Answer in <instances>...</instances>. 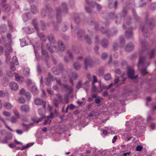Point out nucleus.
<instances>
[{
	"instance_id": "nucleus-1",
	"label": "nucleus",
	"mask_w": 156,
	"mask_h": 156,
	"mask_svg": "<svg viewBox=\"0 0 156 156\" xmlns=\"http://www.w3.org/2000/svg\"><path fill=\"white\" fill-rule=\"evenodd\" d=\"M141 44L142 48L140 51V54L138 62L139 67L141 65H144L146 62H147V58L144 55L147 54L149 56L150 59H152L155 55V49L151 50H149L146 41H141Z\"/></svg>"
},
{
	"instance_id": "nucleus-2",
	"label": "nucleus",
	"mask_w": 156,
	"mask_h": 156,
	"mask_svg": "<svg viewBox=\"0 0 156 156\" xmlns=\"http://www.w3.org/2000/svg\"><path fill=\"white\" fill-rule=\"evenodd\" d=\"M48 39L49 42L51 43L50 46L47 44L46 45L48 49L51 53L54 52V51L57 52L59 51H63L65 49V47L63 42L61 41H58L57 44L58 45V48L53 44L56 43V41L53 34H50L48 37Z\"/></svg>"
},
{
	"instance_id": "nucleus-3",
	"label": "nucleus",
	"mask_w": 156,
	"mask_h": 156,
	"mask_svg": "<svg viewBox=\"0 0 156 156\" xmlns=\"http://www.w3.org/2000/svg\"><path fill=\"white\" fill-rule=\"evenodd\" d=\"M62 6L64 8L62 9H61L59 7L56 8V19L58 23H60L61 21V13L62 12H64L65 13L67 12V9L66 3H63L62 4Z\"/></svg>"
},
{
	"instance_id": "nucleus-4",
	"label": "nucleus",
	"mask_w": 156,
	"mask_h": 156,
	"mask_svg": "<svg viewBox=\"0 0 156 156\" xmlns=\"http://www.w3.org/2000/svg\"><path fill=\"white\" fill-rule=\"evenodd\" d=\"M32 24L34 26L35 28L37 30V35L40 37L41 40L42 41L45 42L46 40L45 37L44 36L43 33H40L39 31V28L38 27V21L37 19H35L33 20L32 22Z\"/></svg>"
},
{
	"instance_id": "nucleus-5",
	"label": "nucleus",
	"mask_w": 156,
	"mask_h": 156,
	"mask_svg": "<svg viewBox=\"0 0 156 156\" xmlns=\"http://www.w3.org/2000/svg\"><path fill=\"white\" fill-rule=\"evenodd\" d=\"M48 12V16L50 18L52 17L53 14L52 12V10L51 8L49 7L48 5H45V9H43L41 11V15L43 17H44L46 15V13Z\"/></svg>"
},
{
	"instance_id": "nucleus-6",
	"label": "nucleus",
	"mask_w": 156,
	"mask_h": 156,
	"mask_svg": "<svg viewBox=\"0 0 156 156\" xmlns=\"http://www.w3.org/2000/svg\"><path fill=\"white\" fill-rule=\"evenodd\" d=\"M84 63L86 70L87 69L88 66L91 68L94 66V62L90 56H88L85 59Z\"/></svg>"
},
{
	"instance_id": "nucleus-7",
	"label": "nucleus",
	"mask_w": 156,
	"mask_h": 156,
	"mask_svg": "<svg viewBox=\"0 0 156 156\" xmlns=\"http://www.w3.org/2000/svg\"><path fill=\"white\" fill-rule=\"evenodd\" d=\"M13 61L11 62V65H12L10 67V69L12 71H14L16 70V68L13 65L18 66L19 64L17 58L16 56H14L13 57Z\"/></svg>"
},
{
	"instance_id": "nucleus-8",
	"label": "nucleus",
	"mask_w": 156,
	"mask_h": 156,
	"mask_svg": "<svg viewBox=\"0 0 156 156\" xmlns=\"http://www.w3.org/2000/svg\"><path fill=\"white\" fill-rule=\"evenodd\" d=\"M44 118L45 119V120L43 123L44 125H45L48 123H50L51 122V120H50L48 117H45L44 115H43L42 116L39 118L38 120L34 121V122L38 123L41 121Z\"/></svg>"
},
{
	"instance_id": "nucleus-9",
	"label": "nucleus",
	"mask_w": 156,
	"mask_h": 156,
	"mask_svg": "<svg viewBox=\"0 0 156 156\" xmlns=\"http://www.w3.org/2000/svg\"><path fill=\"white\" fill-rule=\"evenodd\" d=\"M34 103L36 105H43V108L45 109L46 106L45 102L43 100L39 98H36L34 100Z\"/></svg>"
},
{
	"instance_id": "nucleus-10",
	"label": "nucleus",
	"mask_w": 156,
	"mask_h": 156,
	"mask_svg": "<svg viewBox=\"0 0 156 156\" xmlns=\"http://www.w3.org/2000/svg\"><path fill=\"white\" fill-rule=\"evenodd\" d=\"M134 71L133 70H131L130 69H129L127 70L128 76V77L130 78L132 80L135 79L138 77L137 75L134 76Z\"/></svg>"
},
{
	"instance_id": "nucleus-11",
	"label": "nucleus",
	"mask_w": 156,
	"mask_h": 156,
	"mask_svg": "<svg viewBox=\"0 0 156 156\" xmlns=\"http://www.w3.org/2000/svg\"><path fill=\"white\" fill-rule=\"evenodd\" d=\"M147 62H146L144 65H141L140 67L138 66V68L139 69H141V73L143 75H145L147 73V72L146 70L147 67L149 66L150 64L149 62H148V64L147 66H146V64Z\"/></svg>"
},
{
	"instance_id": "nucleus-12",
	"label": "nucleus",
	"mask_w": 156,
	"mask_h": 156,
	"mask_svg": "<svg viewBox=\"0 0 156 156\" xmlns=\"http://www.w3.org/2000/svg\"><path fill=\"white\" fill-rule=\"evenodd\" d=\"M20 95H25L28 100H30L31 98L30 94L28 92H26L23 88H22L19 92Z\"/></svg>"
},
{
	"instance_id": "nucleus-13",
	"label": "nucleus",
	"mask_w": 156,
	"mask_h": 156,
	"mask_svg": "<svg viewBox=\"0 0 156 156\" xmlns=\"http://www.w3.org/2000/svg\"><path fill=\"white\" fill-rule=\"evenodd\" d=\"M87 4L90 5L91 6H94L96 5L97 9L98 10H100L101 9V6L99 4H98L95 2L93 1L89 2L88 0H85Z\"/></svg>"
},
{
	"instance_id": "nucleus-14",
	"label": "nucleus",
	"mask_w": 156,
	"mask_h": 156,
	"mask_svg": "<svg viewBox=\"0 0 156 156\" xmlns=\"http://www.w3.org/2000/svg\"><path fill=\"white\" fill-rule=\"evenodd\" d=\"M62 87L63 89L66 91L68 92L70 94L73 91V88L71 86H69L67 84H63L62 85Z\"/></svg>"
},
{
	"instance_id": "nucleus-15",
	"label": "nucleus",
	"mask_w": 156,
	"mask_h": 156,
	"mask_svg": "<svg viewBox=\"0 0 156 156\" xmlns=\"http://www.w3.org/2000/svg\"><path fill=\"white\" fill-rule=\"evenodd\" d=\"M10 6L9 4H5L2 6V10L4 12H8L10 11Z\"/></svg>"
},
{
	"instance_id": "nucleus-16",
	"label": "nucleus",
	"mask_w": 156,
	"mask_h": 156,
	"mask_svg": "<svg viewBox=\"0 0 156 156\" xmlns=\"http://www.w3.org/2000/svg\"><path fill=\"white\" fill-rule=\"evenodd\" d=\"M41 53L42 55L45 57V60L46 64H47L48 62L49 59V57L46 50L42 49Z\"/></svg>"
},
{
	"instance_id": "nucleus-17",
	"label": "nucleus",
	"mask_w": 156,
	"mask_h": 156,
	"mask_svg": "<svg viewBox=\"0 0 156 156\" xmlns=\"http://www.w3.org/2000/svg\"><path fill=\"white\" fill-rule=\"evenodd\" d=\"M59 69L55 70V68H53V73L55 75H58L60 72V71L63 69V65L62 64H59Z\"/></svg>"
},
{
	"instance_id": "nucleus-18",
	"label": "nucleus",
	"mask_w": 156,
	"mask_h": 156,
	"mask_svg": "<svg viewBox=\"0 0 156 156\" xmlns=\"http://www.w3.org/2000/svg\"><path fill=\"white\" fill-rule=\"evenodd\" d=\"M30 108L28 105H24L21 106L20 108V110L22 112H29Z\"/></svg>"
},
{
	"instance_id": "nucleus-19",
	"label": "nucleus",
	"mask_w": 156,
	"mask_h": 156,
	"mask_svg": "<svg viewBox=\"0 0 156 156\" xmlns=\"http://www.w3.org/2000/svg\"><path fill=\"white\" fill-rule=\"evenodd\" d=\"M10 87L12 90H18L19 86L17 83L12 82L10 84Z\"/></svg>"
},
{
	"instance_id": "nucleus-20",
	"label": "nucleus",
	"mask_w": 156,
	"mask_h": 156,
	"mask_svg": "<svg viewBox=\"0 0 156 156\" xmlns=\"http://www.w3.org/2000/svg\"><path fill=\"white\" fill-rule=\"evenodd\" d=\"M133 43H130L128 44L126 47V50L127 51H129L132 50L133 49Z\"/></svg>"
},
{
	"instance_id": "nucleus-21",
	"label": "nucleus",
	"mask_w": 156,
	"mask_h": 156,
	"mask_svg": "<svg viewBox=\"0 0 156 156\" xmlns=\"http://www.w3.org/2000/svg\"><path fill=\"white\" fill-rule=\"evenodd\" d=\"M120 78H122V81L121 83H120L122 84V83H124V82L126 81V79L125 78H123V76H121L120 77ZM119 77H117L115 78V79L114 80V83L115 85H116V84H117V83H118V82L119 81Z\"/></svg>"
},
{
	"instance_id": "nucleus-22",
	"label": "nucleus",
	"mask_w": 156,
	"mask_h": 156,
	"mask_svg": "<svg viewBox=\"0 0 156 156\" xmlns=\"http://www.w3.org/2000/svg\"><path fill=\"white\" fill-rule=\"evenodd\" d=\"M84 33L85 31L83 30H80L77 33L78 38L80 40H81Z\"/></svg>"
},
{
	"instance_id": "nucleus-23",
	"label": "nucleus",
	"mask_w": 156,
	"mask_h": 156,
	"mask_svg": "<svg viewBox=\"0 0 156 156\" xmlns=\"http://www.w3.org/2000/svg\"><path fill=\"white\" fill-rule=\"evenodd\" d=\"M140 28L141 29L143 33V34L144 36L145 37H147L148 36L147 35L148 34V33L147 32V30H145V26H142L141 25L140 26Z\"/></svg>"
},
{
	"instance_id": "nucleus-24",
	"label": "nucleus",
	"mask_w": 156,
	"mask_h": 156,
	"mask_svg": "<svg viewBox=\"0 0 156 156\" xmlns=\"http://www.w3.org/2000/svg\"><path fill=\"white\" fill-rule=\"evenodd\" d=\"M101 44L104 48H106L108 44V41L106 39H103L101 42Z\"/></svg>"
},
{
	"instance_id": "nucleus-25",
	"label": "nucleus",
	"mask_w": 156,
	"mask_h": 156,
	"mask_svg": "<svg viewBox=\"0 0 156 156\" xmlns=\"http://www.w3.org/2000/svg\"><path fill=\"white\" fill-rule=\"evenodd\" d=\"M147 23L149 22V25L150 27V28L152 29V28L154 26V20L153 18H151L149 20H147Z\"/></svg>"
},
{
	"instance_id": "nucleus-26",
	"label": "nucleus",
	"mask_w": 156,
	"mask_h": 156,
	"mask_svg": "<svg viewBox=\"0 0 156 156\" xmlns=\"http://www.w3.org/2000/svg\"><path fill=\"white\" fill-rule=\"evenodd\" d=\"M31 91L34 94H37L38 93V91L37 89L35 86H33L32 87L31 89Z\"/></svg>"
},
{
	"instance_id": "nucleus-27",
	"label": "nucleus",
	"mask_w": 156,
	"mask_h": 156,
	"mask_svg": "<svg viewBox=\"0 0 156 156\" xmlns=\"http://www.w3.org/2000/svg\"><path fill=\"white\" fill-rule=\"evenodd\" d=\"M126 37L127 38H129L132 37L133 33L131 30L127 31L125 33Z\"/></svg>"
},
{
	"instance_id": "nucleus-28",
	"label": "nucleus",
	"mask_w": 156,
	"mask_h": 156,
	"mask_svg": "<svg viewBox=\"0 0 156 156\" xmlns=\"http://www.w3.org/2000/svg\"><path fill=\"white\" fill-rule=\"evenodd\" d=\"M15 78L17 81L20 83L22 84L24 80L23 77H20L19 76H15Z\"/></svg>"
},
{
	"instance_id": "nucleus-29",
	"label": "nucleus",
	"mask_w": 156,
	"mask_h": 156,
	"mask_svg": "<svg viewBox=\"0 0 156 156\" xmlns=\"http://www.w3.org/2000/svg\"><path fill=\"white\" fill-rule=\"evenodd\" d=\"M100 31L102 34H106L108 37L109 36V34L108 33V30L105 29L103 27H101Z\"/></svg>"
},
{
	"instance_id": "nucleus-30",
	"label": "nucleus",
	"mask_w": 156,
	"mask_h": 156,
	"mask_svg": "<svg viewBox=\"0 0 156 156\" xmlns=\"http://www.w3.org/2000/svg\"><path fill=\"white\" fill-rule=\"evenodd\" d=\"M90 24L92 25L94 24V25L95 29L96 30H98V23L95 22L94 20H92L90 21Z\"/></svg>"
},
{
	"instance_id": "nucleus-31",
	"label": "nucleus",
	"mask_w": 156,
	"mask_h": 156,
	"mask_svg": "<svg viewBox=\"0 0 156 156\" xmlns=\"http://www.w3.org/2000/svg\"><path fill=\"white\" fill-rule=\"evenodd\" d=\"M31 11L33 14H36L37 12V9L36 6L34 5L31 6Z\"/></svg>"
},
{
	"instance_id": "nucleus-32",
	"label": "nucleus",
	"mask_w": 156,
	"mask_h": 156,
	"mask_svg": "<svg viewBox=\"0 0 156 156\" xmlns=\"http://www.w3.org/2000/svg\"><path fill=\"white\" fill-rule=\"evenodd\" d=\"M12 138V136L8 137L6 136L5 137L4 140L1 141V142L3 144H6L7 143L8 140H11Z\"/></svg>"
},
{
	"instance_id": "nucleus-33",
	"label": "nucleus",
	"mask_w": 156,
	"mask_h": 156,
	"mask_svg": "<svg viewBox=\"0 0 156 156\" xmlns=\"http://www.w3.org/2000/svg\"><path fill=\"white\" fill-rule=\"evenodd\" d=\"M117 4V1H115V2H114L113 1H112L111 2L109 3L108 7L109 8H111L112 6L111 5H112V6H114L115 8L116 9L117 8L116 6Z\"/></svg>"
},
{
	"instance_id": "nucleus-34",
	"label": "nucleus",
	"mask_w": 156,
	"mask_h": 156,
	"mask_svg": "<svg viewBox=\"0 0 156 156\" xmlns=\"http://www.w3.org/2000/svg\"><path fill=\"white\" fill-rule=\"evenodd\" d=\"M53 80L49 78H47L45 80V84L48 86H50L51 85V81Z\"/></svg>"
},
{
	"instance_id": "nucleus-35",
	"label": "nucleus",
	"mask_w": 156,
	"mask_h": 156,
	"mask_svg": "<svg viewBox=\"0 0 156 156\" xmlns=\"http://www.w3.org/2000/svg\"><path fill=\"white\" fill-rule=\"evenodd\" d=\"M4 106L7 109H10L12 108V105L9 103H5L4 105Z\"/></svg>"
},
{
	"instance_id": "nucleus-36",
	"label": "nucleus",
	"mask_w": 156,
	"mask_h": 156,
	"mask_svg": "<svg viewBox=\"0 0 156 156\" xmlns=\"http://www.w3.org/2000/svg\"><path fill=\"white\" fill-rule=\"evenodd\" d=\"M29 13H26L23 14V19L24 21L26 22L28 19V15Z\"/></svg>"
},
{
	"instance_id": "nucleus-37",
	"label": "nucleus",
	"mask_w": 156,
	"mask_h": 156,
	"mask_svg": "<svg viewBox=\"0 0 156 156\" xmlns=\"http://www.w3.org/2000/svg\"><path fill=\"white\" fill-rule=\"evenodd\" d=\"M5 46L7 48V50H8L9 52H12V48L9 44L5 43Z\"/></svg>"
},
{
	"instance_id": "nucleus-38",
	"label": "nucleus",
	"mask_w": 156,
	"mask_h": 156,
	"mask_svg": "<svg viewBox=\"0 0 156 156\" xmlns=\"http://www.w3.org/2000/svg\"><path fill=\"white\" fill-rule=\"evenodd\" d=\"M18 101L20 103L23 104L25 103V100L24 98L22 97H20L18 98Z\"/></svg>"
},
{
	"instance_id": "nucleus-39",
	"label": "nucleus",
	"mask_w": 156,
	"mask_h": 156,
	"mask_svg": "<svg viewBox=\"0 0 156 156\" xmlns=\"http://www.w3.org/2000/svg\"><path fill=\"white\" fill-rule=\"evenodd\" d=\"M104 73V69L103 68H100L99 69L98 72V75L99 76H102Z\"/></svg>"
},
{
	"instance_id": "nucleus-40",
	"label": "nucleus",
	"mask_w": 156,
	"mask_h": 156,
	"mask_svg": "<svg viewBox=\"0 0 156 156\" xmlns=\"http://www.w3.org/2000/svg\"><path fill=\"white\" fill-rule=\"evenodd\" d=\"M54 104L56 108H58L59 104L60 103V101H58L57 99H54L53 100Z\"/></svg>"
},
{
	"instance_id": "nucleus-41",
	"label": "nucleus",
	"mask_w": 156,
	"mask_h": 156,
	"mask_svg": "<svg viewBox=\"0 0 156 156\" xmlns=\"http://www.w3.org/2000/svg\"><path fill=\"white\" fill-rule=\"evenodd\" d=\"M48 108L49 109V111L51 112L50 115L49 116H47V117H48L49 119L50 118H52L54 117V116L53 115V113L51 112L52 110V108L51 106L50 105H48Z\"/></svg>"
},
{
	"instance_id": "nucleus-42",
	"label": "nucleus",
	"mask_w": 156,
	"mask_h": 156,
	"mask_svg": "<svg viewBox=\"0 0 156 156\" xmlns=\"http://www.w3.org/2000/svg\"><path fill=\"white\" fill-rule=\"evenodd\" d=\"M74 67L76 70L79 69L80 67V65L78 62H75L74 63Z\"/></svg>"
},
{
	"instance_id": "nucleus-43",
	"label": "nucleus",
	"mask_w": 156,
	"mask_h": 156,
	"mask_svg": "<svg viewBox=\"0 0 156 156\" xmlns=\"http://www.w3.org/2000/svg\"><path fill=\"white\" fill-rule=\"evenodd\" d=\"M85 38L86 40L87 43L88 44H91V41L90 38L88 35L85 36Z\"/></svg>"
},
{
	"instance_id": "nucleus-44",
	"label": "nucleus",
	"mask_w": 156,
	"mask_h": 156,
	"mask_svg": "<svg viewBox=\"0 0 156 156\" xmlns=\"http://www.w3.org/2000/svg\"><path fill=\"white\" fill-rule=\"evenodd\" d=\"M111 78V75L110 74L107 73L105 74L104 76V78L105 80H109Z\"/></svg>"
},
{
	"instance_id": "nucleus-45",
	"label": "nucleus",
	"mask_w": 156,
	"mask_h": 156,
	"mask_svg": "<svg viewBox=\"0 0 156 156\" xmlns=\"http://www.w3.org/2000/svg\"><path fill=\"white\" fill-rule=\"evenodd\" d=\"M82 84V81L81 80H80L78 83H77L76 87L77 89H79L81 87Z\"/></svg>"
},
{
	"instance_id": "nucleus-46",
	"label": "nucleus",
	"mask_w": 156,
	"mask_h": 156,
	"mask_svg": "<svg viewBox=\"0 0 156 156\" xmlns=\"http://www.w3.org/2000/svg\"><path fill=\"white\" fill-rule=\"evenodd\" d=\"M1 121H2V122H4V124H5V125L6 126V127L9 130H10L11 131H13V130L11 129V128L9 127V126H8L6 122L5 121V120H4L3 119H2V118H1V119H0Z\"/></svg>"
},
{
	"instance_id": "nucleus-47",
	"label": "nucleus",
	"mask_w": 156,
	"mask_h": 156,
	"mask_svg": "<svg viewBox=\"0 0 156 156\" xmlns=\"http://www.w3.org/2000/svg\"><path fill=\"white\" fill-rule=\"evenodd\" d=\"M72 76L74 79H76L78 77V76L76 73L73 72L71 73Z\"/></svg>"
},
{
	"instance_id": "nucleus-48",
	"label": "nucleus",
	"mask_w": 156,
	"mask_h": 156,
	"mask_svg": "<svg viewBox=\"0 0 156 156\" xmlns=\"http://www.w3.org/2000/svg\"><path fill=\"white\" fill-rule=\"evenodd\" d=\"M33 145V144L31 143L28 144L26 146L23 147L22 148L21 150H23L26 149H27L30 146H31Z\"/></svg>"
},
{
	"instance_id": "nucleus-49",
	"label": "nucleus",
	"mask_w": 156,
	"mask_h": 156,
	"mask_svg": "<svg viewBox=\"0 0 156 156\" xmlns=\"http://www.w3.org/2000/svg\"><path fill=\"white\" fill-rule=\"evenodd\" d=\"M109 16L111 19H116L117 18V16L114 13H111L109 15Z\"/></svg>"
},
{
	"instance_id": "nucleus-50",
	"label": "nucleus",
	"mask_w": 156,
	"mask_h": 156,
	"mask_svg": "<svg viewBox=\"0 0 156 156\" xmlns=\"http://www.w3.org/2000/svg\"><path fill=\"white\" fill-rule=\"evenodd\" d=\"M6 73L10 77H12L13 76V73L12 72L7 71H6Z\"/></svg>"
},
{
	"instance_id": "nucleus-51",
	"label": "nucleus",
	"mask_w": 156,
	"mask_h": 156,
	"mask_svg": "<svg viewBox=\"0 0 156 156\" xmlns=\"http://www.w3.org/2000/svg\"><path fill=\"white\" fill-rule=\"evenodd\" d=\"M143 147L141 145H138L136 146V150L137 151H141L143 149Z\"/></svg>"
},
{
	"instance_id": "nucleus-52",
	"label": "nucleus",
	"mask_w": 156,
	"mask_h": 156,
	"mask_svg": "<svg viewBox=\"0 0 156 156\" xmlns=\"http://www.w3.org/2000/svg\"><path fill=\"white\" fill-rule=\"evenodd\" d=\"M151 8L152 10H154L156 9V2H154L151 4Z\"/></svg>"
},
{
	"instance_id": "nucleus-53",
	"label": "nucleus",
	"mask_w": 156,
	"mask_h": 156,
	"mask_svg": "<svg viewBox=\"0 0 156 156\" xmlns=\"http://www.w3.org/2000/svg\"><path fill=\"white\" fill-rule=\"evenodd\" d=\"M120 43L121 44H122L123 45L125 44V41L123 36H121L120 37Z\"/></svg>"
},
{
	"instance_id": "nucleus-54",
	"label": "nucleus",
	"mask_w": 156,
	"mask_h": 156,
	"mask_svg": "<svg viewBox=\"0 0 156 156\" xmlns=\"http://www.w3.org/2000/svg\"><path fill=\"white\" fill-rule=\"evenodd\" d=\"M41 27L42 30H44L45 29V26L43 22L41 21Z\"/></svg>"
},
{
	"instance_id": "nucleus-55",
	"label": "nucleus",
	"mask_w": 156,
	"mask_h": 156,
	"mask_svg": "<svg viewBox=\"0 0 156 156\" xmlns=\"http://www.w3.org/2000/svg\"><path fill=\"white\" fill-rule=\"evenodd\" d=\"M80 19L78 16L75 17L74 19V22L76 23V24L78 25L79 22H80Z\"/></svg>"
},
{
	"instance_id": "nucleus-56",
	"label": "nucleus",
	"mask_w": 156,
	"mask_h": 156,
	"mask_svg": "<svg viewBox=\"0 0 156 156\" xmlns=\"http://www.w3.org/2000/svg\"><path fill=\"white\" fill-rule=\"evenodd\" d=\"M17 118L14 116H12L11 118V121L12 123H15L16 122Z\"/></svg>"
},
{
	"instance_id": "nucleus-57",
	"label": "nucleus",
	"mask_w": 156,
	"mask_h": 156,
	"mask_svg": "<svg viewBox=\"0 0 156 156\" xmlns=\"http://www.w3.org/2000/svg\"><path fill=\"white\" fill-rule=\"evenodd\" d=\"M93 80L92 83V85H94L95 83L97 82L98 81L97 78L95 76H93Z\"/></svg>"
},
{
	"instance_id": "nucleus-58",
	"label": "nucleus",
	"mask_w": 156,
	"mask_h": 156,
	"mask_svg": "<svg viewBox=\"0 0 156 156\" xmlns=\"http://www.w3.org/2000/svg\"><path fill=\"white\" fill-rule=\"evenodd\" d=\"M3 115L5 116H10L11 115V114L10 113L6 112V111H4L3 112Z\"/></svg>"
},
{
	"instance_id": "nucleus-59",
	"label": "nucleus",
	"mask_w": 156,
	"mask_h": 156,
	"mask_svg": "<svg viewBox=\"0 0 156 156\" xmlns=\"http://www.w3.org/2000/svg\"><path fill=\"white\" fill-rule=\"evenodd\" d=\"M14 113L15 115L16 116L17 118H20L19 113L17 110H14Z\"/></svg>"
},
{
	"instance_id": "nucleus-60",
	"label": "nucleus",
	"mask_w": 156,
	"mask_h": 156,
	"mask_svg": "<svg viewBox=\"0 0 156 156\" xmlns=\"http://www.w3.org/2000/svg\"><path fill=\"white\" fill-rule=\"evenodd\" d=\"M92 90L94 92H96L98 91L97 88L95 85L94 84V85H92Z\"/></svg>"
},
{
	"instance_id": "nucleus-61",
	"label": "nucleus",
	"mask_w": 156,
	"mask_h": 156,
	"mask_svg": "<svg viewBox=\"0 0 156 156\" xmlns=\"http://www.w3.org/2000/svg\"><path fill=\"white\" fill-rule=\"evenodd\" d=\"M107 56V54L106 53H103L102 54L101 58L103 59H105L106 58Z\"/></svg>"
},
{
	"instance_id": "nucleus-62",
	"label": "nucleus",
	"mask_w": 156,
	"mask_h": 156,
	"mask_svg": "<svg viewBox=\"0 0 156 156\" xmlns=\"http://www.w3.org/2000/svg\"><path fill=\"white\" fill-rule=\"evenodd\" d=\"M57 97L58 98L60 101V102H61L62 101V97L59 94H56Z\"/></svg>"
},
{
	"instance_id": "nucleus-63",
	"label": "nucleus",
	"mask_w": 156,
	"mask_h": 156,
	"mask_svg": "<svg viewBox=\"0 0 156 156\" xmlns=\"http://www.w3.org/2000/svg\"><path fill=\"white\" fill-rule=\"evenodd\" d=\"M55 80H56L57 83L58 84H59V85L62 86V84L61 80L59 78H55Z\"/></svg>"
},
{
	"instance_id": "nucleus-64",
	"label": "nucleus",
	"mask_w": 156,
	"mask_h": 156,
	"mask_svg": "<svg viewBox=\"0 0 156 156\" xmlns=\"http://www.w3.org/2000/svg\"><path fill=\"white\" fill-rule=\"evenodd\" d=\"M113 49L114 50H116L117 49L118 46V44L116 43H115L113 44Z\"/></svg>"
}]
</instances>
